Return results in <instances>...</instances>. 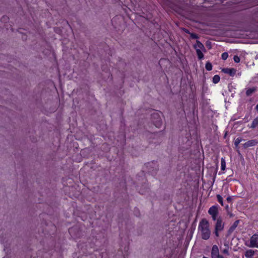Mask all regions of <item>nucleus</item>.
Listing matches in <instances>:
<instances>
[{
  "mask_svg": "<svg viewBox=\"0 0 258 258\" xmlns=\"http://www.w3.org/2000/svg\"><path fill=\"white\" fill-rule=\"evenodd\" d=\"M198 231L202 238L204 240L209 239L211 235L209 223L206 219L201 220L198 226Z\"/></svg>",
  "mask_w": 258,
  "mask_h": 258,
  "instance_id": "obj_1",
  "label": "nucleus"
},
{
  "mask_svg": "<svg viewBox=\"0 0 258 258\" xmlns=\"http://www.w3.org/2000/svg\"><path fill=\"white\" fill-rule=\"evenodd\" d=\"M225 168H226V162H225V160L223 158H222L221 159V170L224 171V170H225Z\"/></svg>",
  "mask_w": 258,
  "mask_h": 258,
  "instance_id": "obj_15",
  "label": "nucleus"
},
{
  "mask_svg": "<svg viewBox=\"0 0 258 258\" xmlns=\"http://www.w3.org/2000/svg\"><path fill=\"white\" fill-rule=\"evenodd\" d=\"M195 49H200L204 51V52H206V49L204 45L199 41H197L196 44L194 45Z\"/></svg>",
  "mask_w": 258,
  "mask_h": 258,
  "instance_id": "obj_8",
  "label": "nucleus"
},
{
  "mask_svg": "<svg viewBox=\"0 0 258 258\" xmlns=\"http://www.w3.org/2000/svg\"><path fill=\"white\" fill-rule=\"evenodd\" d=\"M226 200L228 202H231V198L230 197H228L227 198H226Z\"/></svg>",
  "mask_w": 258,
  "mask_h": 258,
  "instance_id": "obj_23",
  "label": "nucleus"
},
{
  "mask_svg": "<svg viewBox=\"0 0 258 258\" xmlns=\"http://www.w3.org/2000/svg\"><path fill=\"white\" fill-rule=\"evenodd\" d=\"M222 71L225 74H229L230 76H233L236 74V70L233 68H224Z\"/></svg>",
  "mask_w": 258,
  "mask_h": 258,
  "instance_id": "obj_7",
  "label": "nucleus"
},
{
  "mask_svg": "<svg viewBox=\"0 0 258 258\" xmlns=\"http://www.w3.org/2000/svg\"><path fill=\"white\" fill-rule=\"evenodd\" d=\"M220 80V78L219 75H215L213 78V82L214 84L218 83Z\"/></svg>",
  "mask_w": 258,
  "mask_h": 258,
  "instance_id": "obj_14",
  "label": "nucleus"
},
{
  "mask_svg": "<svg viewBox=\"0 0 258 258\" xmlns=\"http://www.w3.org/2000/svg\"><path fill=\"white\" fill-rule=\"evenodd\" d=\"M185 32H186V33H190L188 32V30L185 31Z\"/></svg>",
  "mask_w": 258,
  "mask_h": 258,
  "instance_id": "obj_26",
  "label": "nucleus"
},
{
  "mask_svg": "<svg viewBox=\"0 0 258 258\" xmlns=\"http://www.w3.org/2000/svg\"><path fill=\"white\" fill-rule=\"evenodd\" d=\"M205 68L207 71H211L212 69V65L210 62H207L206 63Z\"/></svg>",
  "mask_w": 258,
  "mask_h": 258,
  "instance_id": "obj_16",
  "label": "nucleus"
},
{
  "mask_svg": "<svg viewBox=\"0 0 258 258\" xmlns=\"http://www.w3.org/2000/svg\"><path fill=\"white\" fill-rule=\"evenodd\" d=\"M258 144V141L256 140H249L245 143L243 146L244 148H247L250 147L254 146Z\"/></svg>",
  "mask_w": 258,
  "mask_h": 258,
  "instance_id": "obj_6",
  "label": "nucleus"
},
{
  "mask_svg": "<svg viewBox=\"0 0 258 258\" xmlns=\"http://www.w3.org/2000/svg\"><path fill=\"white\" fill-rule=\"evenodd\" d=\"M224 246H225V247L222 249V251L224 254L229 255V246L228 244H224Z\"/></svg>",
  "mask_w": 258,
  "mask_h": 258,
  "instance_id": "obj_13",
  "label": "nucleus"
},
{
  "mask_svg": "<svg viewBox=\"0 0 258 258\" xmlns=\"http://www.w3.org/2000/svg\"><path fill=\"white\" fill-rule=\"evenodd\" d=\"M249 247L258 248V237L256 235L253 234L250 239V244L248 245Z\"/></svg>",
  "mask_w": 258,
  "mask_h": 258,
  "instance_id": "obj_4",
  "label": "nucleus"
},
{
  "mask_svg": "<svg viewBox=\"0 0 258 258\" xmlns=\"http://www.w3.org/2000/svg\"><path fill=\"white\" fill-rule=\"evenodd\" d=\"M242 139L240 138H237L234 141V145L236 147H237L239 143L242 141Z\"/></svg>",
  "mask_w": 258,
  "mask_h": 258,
  "instance_id": "obj_17",
  "label": "nucleus"
},
{
  "mask_svg": "<svg viewBox=\"0 0 258 258\" xmlns=\"http://www.w3.org/2000/svg\"><path fill=\"white\" fill-rule=\"evenodd\" d=\"M196 52L198 57V58L200 60L204 58V55L203 54L204 51L201 50L200 49H196Z\"/></svg>",
  "mask_w": 258,
  "mask_h": 258,
  "instance_id": "obj_11",
  "label": "nucleus"
},
{
  "mask_svg": "<svg viewBox=\"0 0 258 258\" xmlns=\"http://www.w3.org/2000/svg\"><path fill=\"white\" fill-rule=\"evenodd\" d=\"M254 235H256L257 236V237H258V233H256V234H254Z\"/></svg>",
  "mask_w": 258,
  "mask_h": 258,
  "instance_id": "obj_27",
  "label": "nucleus"
},
{
  "mask_svg": "<svg viewBox=\"0 0 258 258\" xmlns=\"http://www.w3.org/2000/svg\"><path fill=\"white\" fill-rule=\"evenodd\" d=\"M239 223V220L235 221L234 222V223L233 224V225L230 227V228L228 230V232L229 233H232L235 229V228L237 227Z\"/></svg>",
  "mask_w": 258,
  "mask_h": 258,
  "instance_id": "obj_9",
  "label": "nucleus"
},
{
  "mask_svg": "<svg viewBox=\"0 0 258 258\" xmlns=\"http://www.w3.org/2000/svg\"><path fill=\"white\" fill-rule=\"evenodd\" d=\"M224 227V223L223 222L221 218H218L215 225L214 233L218 237L219 236V232L222 231Z\"/></svg>",
  "mask_w": 258,
  "mask_h": 258,
  "instance_id": "obj_2",
  "label": "nucleus"
},
{
  "mask_svg": "<svg viewBox=\"0 0 258 258\" xmlns=\"http://www.w3.org/2000/svg\"><path fill=\"white\" fill-rule=\"evenodd\" d=\"M228 56V54L227 52H224L222 54L221 57L223 60H226Z\"/></svg>",
  "mask_w": 258,
  "mask_h": 258,
  "instance_id": "obj_20",
  "label": "nucleus"
},
{
  "mask_svg": "<svg viewBox=\"0 0 258 258\" xmlns=\"http://www.w3.org/2000/svg\"><path fill=\"white\" fill-rule=\"evenodd\" d=\"M217 198L218 201L220 203V204L221 205H223V199H222V197L220 195H217Z\"/></svg>",
  "mask_w": 258,
  "mask_h": 258,
  "instance_id": "obj_19",
  "label": "nucleus"
},
{
  "mask_svg": "<svg viewBox=\"0 0 258 258\" xmlns=\"http://www.w3.org/2000/svg\"><path fill=\"white\" fill-rule=\"evenodd\" d=\"M208 213L210 215L214 221L217 220V216L218 214V208L217 206H213L208 210Z\"/></svg>",
  "mask_w": 258,
  "mask_h": 258,
  "instance_id": "obj_3",
  "label": "nucleus"
},
{
  "mask_svg": "<svg viewBox=\"0 0 258 258\" xmlns=\"http://www.w3.org/2000/svg\"><path fill=\"white\" fill-rule=\"evenodd\" d=\"M258 125V117L253 119L251 124L250 127L254 128Z\"/></svg>",
  "mask_w": 258,
  "mask_h": 258,
  "instance_id": "obj_12",
  "label": "nucleus"
},
{
  "mask_svg": "<svg viewBox=\"0 0 258 258\" xmlns=\"http://www.w3.org/2000/svg\"><path fill=\"white\" fill-rule=\"evenodd\" d=\"M254 89H248L246 92V94L247 96H249L253 92H254Z\"/></svg>",
  "mask_w": 258,
  "mask_h": 258,
  "instance_id": "obj_18",
  "label": "nucleus"
},
{
  "mask_svg": "<svg viewBox=\"0 0 258 258\" xmlns=\"http://www.w3.org/2000/svg\"><path fill=\"white\" fill-rule=\"evenodd\" d=\"M254 251L251 249L247 250L245 251V256L247 258H251L254 254Z\"/></svg>",
  "mask_w": 258,
  "mask_h": 258,
  "instance_id": "obj_10",
  "label": "nucleus"
},
{
  "mask_svg": "<svg viewBox=\"0 0 258 258\" xmlns=\"http://www.w3.org/2000/svg\"><path fill=\"white\" fill-rule=\"evenodd\" d=\"M228 208H229L228 205H226V206H225V209H226V210H227V209H228Z\"/></svg>",
  "mask_w": 258,
  "mask_h": 258,
  "instance_id": "obj_25",
  "label": "nucleus"
},
{
  "mask_svg": "<svg viewBox=\"0 0 258 258\" xmlns=\"http://www.w3.org/2000/svg\"><path fill=\"white\" fill-rule=\"evenodd\" d=\"M190 37L192 39H197L198 38V35L195 33H189Z\"/></svg>",
  "mask_w": 258,
  "mask_h": 258,
  "instance_id": "obj_22",
  "label": "nucleus"
},
{
  "mask_svg": "<svg viewBox=\"0 0 258 258\" xmlns=\"http://www.w3.org/2000/svg\"><path fill=\"white\" fill-rule=\"evenodd\" d=\"M233 59H234V61L237 63L239 62L240 61V58L237 55H235L234 56Z\"/></svg>",
  "mask_w": 258,
  "mask_h": 258,
  "instance_id": "obj_21",
  "label": "nucleus"
},
{
  "mask_svg": "<svg viewBox=\"0 0 258 258\" xmlns=\"http://www.w3.org/2000/svg\"><path fill=\"white\" fill-rule=\"evenodd\" d=\"M255 109L258 111V104L256 106Z\"/></svg>",
  "mask_w": 258,
  "mask_h": 258,
  "instance_id": "obj_24",
  "label": "nucleus"
},
{
  "mask_svg": "<svg viewBox=\"0 0 258 258\" xmlns=\"http://www.w3.org/2000/svg\"><path fill=\"white\" fill-rule=\"evenodd\" d=\"M219 253V248L216 245H214L212 246L211 250V258H217L221 256Z\"/></svg>",
  "mask_w": 258,
  "mask_h": 258,
  "instance_id": "obj_5",
  "label": "nucleus"
}]
</instances>
